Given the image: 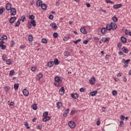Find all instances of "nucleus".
Segmentation results:
<instances>
[{"instance_id":"obj_49","label":"nucleus","mask_w":131,"mask_h":131,"mask_svg":"<svg viewBox=\"0 0 131 131\" xmlns=\"http://www.w3.org/2000/svg\"><path fill=\"white\" fill-rule=\"evenodd\" d=\"M79 41H81V39H79L76 41H73L75 45H77L78 42H79Z\"/></svg>"},{"instance_id":"obj_32","label":"nucleus","mask_w":131,"mask_h":131,"mask_svg":"<svg viewBox=\"0 0 131 131\" xmlns=\"http://www.w3.org/2000/svg\"><path fill=\"white\" fill-rule=\"evenodd\" d=\"M24 125L25 126H27V129H29V128H30V127L28 126L29 125V124L28 123V122H24Z\"/></svg>"},{"instance_id":"obj_7","label":"nucleus","mask_w":131,"mask_h":131,"mask_svg":"<svg viewBox=\"0 0 131 131\" xmlns=\"http://www.w3.org/2000/svg\"><path fill=\"white\" fill-rule=\"evenodd\" d=\"M80 30L81 33H83V34H86V33H88V31H86V29L84 28V27H81Z\"/></svg>"},{"instance_id":"obj_41","label":"nucleus","mask_w":131,"mask_h":131,"mask_svg":"<svg viewBox=\"0 0 131 131\" xmlns=\"http://www.w3.org/2000/svg\"><path fill=\"white\" fill-rule=\"evenodd\" d=\"M7 38H8V37H7V35H4L2 36L1 40H3L7 39Z\"/></svg>"},{"instance_id":"obj_53","label":"nucleus","mask_w":131,"mask_h":131,"mask_svg":"<svg viewBox=\"0 0 131 131\" xmlns=\"http://www.w3.org/2000/svg\"><path fill=\"white\" fill-rule=\"evenodd\" d=\"M49 19H50V20H53L54 19V15L51 14L49 16Z\"/></svg>"},{"instance_id":"obj_34","label":"nucleus","mask_w":131,"mask_h":131,"mask_svg":"<svg viewBox=\"0 0 131 131\" xmlns=\"http://www.w3.org/2000/svg\"><path fill=\"white\" fill-rule=\"evenodd\" d=\"M122 51H123V52H124V53L125 54H127V53H128V50L125 49V47H123L122 48Z\"/></svg>"},{"instance_id":"obj_64","label":"nucleus","mask_w":131,"mask_h":131,"mask_svg":"<svg viewBox=\"0 0 131 131\" xmlns=\"http://www.w3.org/2000/svg\"><path fill=\"white\" fill-rule=\"evenodd\" d=\"M4 43H5V41H0V47L4 45Z\"/></svg>"},{"instance_id":"obj_19","label":"nucleus","mask_w":131,"mask_h":131,"mask_svg":"<svg viewBox=\"0 0 131 131\" xmlns=\"http://www.w3.org/2000/svg\"><path fill=\"white\" fill-rule=\"evenodd\" d=\"M36 6H37L38 7H41V6L42 5V1H40V0H38L36 3Z\"/></svg>"},{"instance_id":"obj_15","label":"nucleus","mask_w":131,"mask_h":131,"mask_svg":"<svg viewBox=\"0 0 131 131\" xmlns=\"http://www.w3.org/2000/svg\"><path fill=\"white\" fill-rule=\"evenodd\" d=\"M50 119H51V117H45L44 118H42V121H43L44 122H46V121H48V120H50Z\"/></svg>"},{"instance_id":"obj_43","label":"nucleus","mask_w":131,"mask_h":131,"mask_svg":"<svg viewBox=\"0 0 131 131\" xmlns=\"http://www.w3.org/2000/svg\"><path fill=\"white\" fill-rule=\"evenodd\" d=\"M53 36L54 38H57V37H58V33L54 32L53 34Z\"/></svg>"},{"instance_id":"obj_55","label":"nucleus","mask_w":131,"mask_h":131,"mask_svg":"<svg viewBox=\"0 0 131 131\" xmlns=\"http://www.w3.org/2000/svg\"><path fill=\"white\" fill-rule=\"evenodd\" d=\"M89 39L85 40L83 41V43H84V45H88V43L89 42Z\"/></svg>"},{"instance_id":"obj_27","label":"nucleus","mask_w":131,"mask_h":131,"mask_svg":"<svg viewBox=\"0 0 131 131\" xmlns=\"http://www.w3.org/2000/svg\"><path fill=\"white\" fill-rule=\"evenodd\" d=\"M47 5L45 4H42V5H41V8L42 10H47Z\"/></svg>"},{"instance_id":"obj_48","label":"nucleus","mask_w":131,"mask_h":131,"mask_svg":"<svg viewBox=\"0 0 131 131\" xmlns=\"http://www.w3.org/2000/svg\"><path fill=\"white\" fill-rule=\"evenodd\" d=\"M48 115H49V112H45L43 113V116L44 117H47Z\"/></svg>"},{"instance_id":"obj_62","label":"nucleus","mask_w":131,"mask_h":131,"mask_svg":"<svg viewBox=\"0 0 131 131\" xmlns=\"http://www.w3.org/2000/svg\"><path fill=\"white\" fill-rule=\"evenodd\" d=\"M79 91L81 93H83V92H84V88L80 89Z\"/></svg>"},{"instance_id":"obj_42","label":"nucleus","mask_w":131,"mask_h":131,"mask_svg":"<svg viewBox=\"0 0 131 131\" xmlns=\"http://www.w3.org/2000/svg\"><path fill=\"white\" fill-rule=\"evenodd\" d=\"M14 46H15V42H14V40H12L10 42V47L13 48Z\"/></svg>"},{"instance_id":"obj_28","label":"nucleus","mask_w":131,"mask_h":131,"mask_svg":"<svg viewBox=\"0 0 131 131\" xmlns=\"http://www.w3.org/2000/svg\"><path fill=\"white\" fill-rule=\"evenodd\" d=\"M121 40L122 41V42H123V43L126 42V38H125V37H121Z\"/></svg>"},{"instance_id":"obj_33","label":"nucleus","mask_w":131,"mask_h":131,"mask_svg":"<svg viewBox=\"0 0 131 131\" xmlns=\"http://www.w3.org/2000/svg\"><path fill=\"white\" fill-rule=\"evenodd\" d=\"M28 39L29 41H32V40H33V36H32L31 35H29Z\"/></svg>"},{"instance_id":"obj_12","label":"nucleus","mask_w":131,"mask_h":131,"mask_svg":"<svg viewBox=\"0 0 131 131\" xmlns=\"http://www.w3.org/2000/svg\"><path fill=\"white\" fill-rule=\"evenodd\" d=\"M23 93L24 96H29V92L26 89H24L23 91Z\"/></svg>"},{"instance_id":"obj_18","label":"nucleus","mask_w":131,"mask_h":131,"mask_svg":"<svg viewBox=\"0 0 131 131\" xmlns=\"http://www.w3.org/2000/svg\"><path fill=\"white\" fill-rule=\"evenodd\" d=\"M122 63H123L124 64H128V63H129V62H130V59H128L126 60H125V59L123 58L122 61Z\"/></svg>"},{"instance_id":"obj_2","label":"nucleus","mask_w":131,"mask_h":131,"mask_svg":"<svg viewBox=\"0 0 131 131\" xmlns=\"http://www.w3.org/2000/svg\"><path fill=\"white\" fill-rule=\"evenodd\" d=\"M75 123L73 121H70L69 122V126L71 128H74L75 127Z\"/></svg>"},{"instance_id":"obj_4","label":"nucleus","mask_w":131,"mask_h":131,"mask_svg":"<svg viewBox=\"0 0 131 131\" xmlns=\"http://www.w3.org/2000/svg\"><path fill=\"white\" fill-rule=\"evenodd\" d=\"M109 40H110V37H109L106 38L102 37L101 38V41L102 42H106L107 43H109Z\"/></svg>"},{"instance_id":"obj_25","label":"nucleus","mask_w":131,"mask_h":131,"mask_svg":"<svg viewBox=\"0 0 131 131\" xmlns=\"http://www.w3.org/2000/svg\"><path fill=\"white\" fill-rule=\"evenodd\" d=\"M53 63L55 65H59L60 64V62H59V60L57 58L54 59Z\"/></svg>"},{"instance_id":"obj_58","label":"nucleus","mask_w":131,"mask_h":131,"mask_svg":"<svg viewBox=\"0 0 131 131\" xmlns=\"http://www.w3.org/2000/svg\"><path fill=\"white\" fill-rule=\"evenodd\" d=\"M120 119L122 120H124V119H125V117L123 115H121L120 116Z\"/></svg>"},{"instance_id":"obj_46","label":"nucleus","mask_w":131,"mask_h":131,"mask_svg":"<svg viewBox=\"0 0 131 131\" xmlns=\"http://www.w3.org/2000/svg\"><path fill=\"white\" fill-rule=\"evenodd\" d=\"M34 18H35L34 15H29V18L31 20H34L33 19H34Z\"/></svg>"},{"instance_id":"obj_30","label":"nucleus","mask_w":131,"mask_h":131,"mask_svg":"<svg viewBox=\"0 0 131 131\" xmlns=\"http://www.w3.org/2000/svg\"><path fill=\"white\" fill-rule=\"evenodd\" d=\"M30 23L33 25V27H35V26H36V23L34 19L31 20Z\"/></svg>"},{"instance_id":"obj_17","label":"nucleus","mask_w":131,"mask_h":131,"mask_svg":"<svg viewBox=\"0 0 131 131\" xmlns=\"http://www.w3.org/2000/svg\"><path fill=\"white\" fill-rule=\"evenodd\" d=\"M97 94H98V92L97 91H95L91 92L90 93V95L92 97H95V96H96V95H97Z\"/></svg>"},{"instance_id":"obj_13","label":"nucleus","mask_w":131,"mask_h":131,"mask_svg":"<svg viewBox=\"0 0 131 131\" xmlns=\"http://www.w3.org/2000/svg\"><path fill=\"white\" fill-rule=\"evenodd\" d=\"M107 29L106 28H102L101 30V32L102 34H106L107 33Z\"/></svg>"},{"instance_id":"obj_51","label":"nucleus","mask_w":131,"mask_h":131,"mask_svg":"<svg viewBox=\"0 0 131 131\" xmlns=\"http://www.w3.org/2000/svg\"><path fill=\"white\" fill-rule=\"evenodd\" d=\"M6 63L8 64V65H11V64H12V61L10 60V59H8L6 60Z\"/></svg>"},{"instance_id":"obj_59","label":"nucleus","mask_w":131,"mask_h":131,"mask_svg":"<svg viewBox=\"0 0 131 131\" xmlns=\"http://www.w3.org/2000/svg\"><path fill=\"white\" fill-rule=\"evenodd\" d=\"M0 48H1L2 50H5L6 47V45H2Z\"/></svg>"},{"instance_id":"obj_5","label":"nucleus","mask_w":131,"mask_h":131,"mask_svg":"<svg viewBox=\"0 0 131 131\" xmlns=\"http://www.w3.org/2000/svg\"><path fill=\"white\" fill-rule=\"evenodd\" d=\"M89 82L90 84H95L96 83V78L95 77H92L89 80Z\"/></svg>"},{"instance_id":"obj_3","label":"nucleus","mask_w":131,"mask_h":131,"mask_svg":"<svg viewBox=\"0 0 131 131\" xmlns=\"http://www.w3.org/2000/svg\"><path fill=\"white\" fill-rule=\"evenodd\" d=\"M10 11V13H11V16H15V15H16V14H17L16 9L14 8H12Z\"/></svg>"},{"instance_id":"obj_45","label":"nucleus","mask_w":131,"mask_h":131,"mask_svg":"<svg viewBox=\"0 0 131 131\" xmlns=\"http://www.w3.org/2000/svg\"><path fill=\"white\" fill-rule=\"evenodd\" d=\"M113 96H117V92L115 90H113L112 91Z\"/></svg>"},{"instance_id":"obj_39","label":"nucleus","mask_w":131,"mask_h":131,"mask_svg":"<svg viewBox=\"0 0 131 131\" xmlns=\"http://www.w3.org/2000/svg\"><path fill=\"white\" fill-rule=\"evenodd\" d=\"M41 42H42V43H47L48 42V40H47L46 38H42L41 40Z\"/></svg>"},{"instance_id":"obj_11","label":"nucleus","mask_w":131,"mask_h":131,"mask_svg":"<svg viewBox=\"0 0 131 131\" xmlns=\"http://www.w3.org/2000/svg\"><path fill=\"white\" fill-rule=\"evenodd\" d=\"M71 97H72L73 99H77V98L79 97V95L77 93H73L71 95Z\"/></svg>"},{"instance_id":"obj_52","label":"nucleus","mask_w":131,"mask_h":131,"mask_svg":"<svg viewBox=\"0 0 131 131\" xmlns=\"http://www.w3.org/2000/svg\"><path fill=\"white\" fill-rule=\"evenodd\" d=\"M31 70L33 72L35 71V70H36V67H31Z\"/></svg>"},{"instance_id":"obj_63","label":"nucleus","mask_w":131,"mask_h":131,"mask_svg":"<svg viewBox=\"0 0 131 131\" xmlns=\"http://www.w3.org/2000/svg\"><path fill=\"white\" fill-rule=\"evenodd\" d=\"M37 128L38 129H41V128H42V126H41V125H38V126H37Z\"/></svg>"},{"instance_id":"obj_54","label":"nucleus","mask_w":131,"mask_h":131,"mask_svg":"<svg viewBox=\"0 0 131 131\" xmlns=\"http://www.w3.org/2000/svg\"><path fill=\"white\" fill-rule=\"evenodd\" d=\"M122 46V43L121 42L118 43L117 44L118 48H121Z\"/></svg>"},{"instance_id":"obj_26","label":"nucleus","mask_w":131,"mask_h":131,"mask_svg":"<svg viewBox=\"0 0 131 131\" xmlns=\"http://www.w3.org/2000/svg\"><path fill=\"white\" fill-rule=\"evenodd\" d=\"M64 56L69 57V56H71V54L69 51H66L64 52Z\"/></svg>"},{"instance_id":"obj_8","label":"nucleus","mask_w":131,"mask_h":131,"mask_svg":"<svg viewBox=\"0 0 131 131\" xmlns=\"http://www.w3.org/2000/svg\"><path fill=\"white\" fill-rule=\"evenodd\" d=\"M6 9L7 11H10L12 9V5L10 3H7L6 5Z\"/></svg>"},{"instance_id":"obj_9","label":"nucleus","mask_w":131,"mask_h":131,"mask_svg":"<svg viewBox=\"0 0 131 131\" xmlns=\"http://www.w3.org/2000/svg\"><path fill=\"white\" fill-rule=\"evenodd\" d=\"M16 20H17V17L13 16L9 19V22L11 24H13L16 21Z\"/></svg>"},{"instance_id":"obj_24","label":"nucleus","mask_w":131,"mask_h":131,"mask_svg":"<svg viewBox=\"0 0 131 131\" xmlns=\"http://www.w3.org/2000/svg\"><path fill=\"white\" fill-rule=\"evenodd\" d=\"M18 89H19V83H17L14 84V89L15 90V91H18Z\"/></svg>"},{"instance_id":"obj_31","label":"nucleus","mask_w":131,"mask_h":131,"mask_svg":"<svg viewBox=\"0 0 131 131\" xmlns=\"http://www.w3.org/2000/svg\"><path fill=\"white\" fill-rule=\"evenodd\" d=\"M56 106L58 109H60L61 108V106H62V102H58L56 104Z\"/></svg>"},{"instance_id":"obj_21","label":"nucleus","mask_w":131,"mask_h":131,"mask_svg":"<svg viewBox=\"0 0 131 131\" xmlns=\"http://www.w3.org/2000/svg\"><path fill=\"white\" fill-rule=\"evenodd\" d=\"M42 74L41 73H39L38 75H37L36 76V78L38 80H40V78H41L42 77Z\"/></svg>"},{"instance_id":"obj_50","label":"nucleus","mask_w":131,"mask_h":131,"mask_svg":"<svg viewBox=\"0 0 131 131\" xmlns=\"http://www.w3.org/2000/svg\"><path fill=\"white\" fill-rule=\"evenodd\" d=\"M32 24L30 23H28V28H29V29H31V28H32V25H31Z\"/></svg>"},{"instance_id":"obj_23","label":"nucleus","mask_w":131,"mask_h":131,"mask_svg":"<svg viewBox=\"0 0 131 131\" xmlns=\"http://www.w3.org/2000/svg\"><path fill=\"white\" fill-rule=\"evenodd\" d=\"M54 61H50L47 63V66L48 67H53L54 66Z\"/></svg>"},{"instance_id":"obj_37","label":"nucleus","mask_w":131,"mask_h":131,"mask_svg":"<svg viewBox=\"0 0 131 131\" xmlns=\"http://www.w3.org/2000/svg\"><path fill=\"white\" fill-rule=\"evenodd\" d=\"M26 19V16H25V15H23L20 17V20H21L22 22H24Z\"/></svg>"},{"instance_id":"obj_1","label":"nucleus","mask_w":131,"mask_h":131,"mask_svg":"<svg viewBox=\"0 0 131 131\" xmlns=\"http://www.w3.org/2000/svg\"><path fill=\"white\" fill-rule=\"evenodd\" d=\"M55 82L54 83V85L55 86H59L60 85V81H63V78L60 77V76H57L55 77L54 78Z\"/></svg>"},{"instance_id":"obj_60","label":"nucleus","mask_w":131,"mask_h":131,"mask_svg":"<svg viewBox=\"0 0 131 131\" xmlns=\"http://www.w3.org/2000/svg\"><path fill=\"white\" fill-rule=\"evenodd\" d=\"M9 106H14V102L11 101L8 104Z\"/></svg>"},{"instance_id":"obj_36","label":"nucleus","mask_w":131,"mask_h":131,"mask_svg":"<svg viewBox=\"0 0 131 131\" xmlns=\"http://www.w3.org/2000/svg\"><path fill=\"white\" fill-rule=\"evenodd\" d=\"M112 20L114 22H117V21H118V18H117L116 16H114L112 17Z\"/></svg>"},{"instance_id":"obj_6","label":"nucleus","mask_w":131,"mask_h":131,"mask_svg":"<svg viewBox=\"0 0 131 131\" xmlns=\"http://www.w3.org/2000/svg\"><path fill=\"white\" fill-rule=\"evenodd\" d=\"M59 94L61 96H63V94H65V89L64 88V86H62L59 90Z\"/></svg>"},{"instance_id":"obj_22","label":"nucleus","mask_w":131,"mask_h":131,"mask_svg":"<svg viewBox=\"0 0 131 131\" xmlns=\"http://www.w3.org/2000/svg\"><path fill=\"white\" fill-rule=\"evenodd\" d=\"M31 108L33 110H37V104L36 103H34V104L32 105Z\"/></svg>"},{"instance_id":"obj_57","label":"nucleus","mask_w":131,"mask_h":131,"mask_svg":"<svg viewBox=\"0 0 131 131\" xmlns=\"http://www.w3.org/2000/svg\"><path fill=\"white\" fill-rule=\"evenodd\" d=\"M76 111H75V110L72 111L70 113V115H73L75 114Z\"/></svg>"},{"instance_id":"obj_20","label":"nucleus","mask_w":131,"mask_h":131,"mask_svg":"<svg viewBox=\"0 0 131 131\" xmlns=\"http://www.w3.org/2000/svg\"><path fill=\"white\" fill-rule=\"evenodd\" d=\"M106 28L107 30H109V31L112 30V27L111 26V25H109V24L106 25Z\"/></svg>"},{"instance_id":"obj_16","label":"nucleus","mask_w":131,"mask_h":131,"mask_svg":"<svg viewBox=\"0 0 131 131\" xmlns=\"http://www.w3.org/2000/svg\"><path fill=\"white\" fill-rule=\"evenodd\" d=\"M121 7H122V5L120 4L114 5L113 8L114 9H119V8H121Z\"/></svg>"},{"instance_id":"obj_38","label":"nucleus","mask_w":131,"mask_h":131,"mask_svg":"<svg viewBox=\"0 0 131 131\" xmlns=\"http://www.w3.org/2000/svg\"><path fill=\"white\" fill-rule=\"evenodd\" d=\"M6 9L5 8H0V15H3V13L5 12Z\"/></svg>"},{"instance_id":"obj_61","label":"nucleus","mask_w":131,"mask_h":131,"mask_svg":"<svg viewBox=\"0 0 131 131\" xmlns=\"http://www.w3.org/2000/svg\"><path fill=\"white\" fill-rule=\"evenodd\" d=\"M69 38V37H64L63 38L64 41H67L68 40V39Z\"/></svg>"},{"instance_id":"obj_14","label":"nucleus","mask_w":131,"mask_h":131,"mask_svg":"<svg viewBox=\"0 0 131 131\" xmlns=\"http://www.w3.org/2000/svg\"><path fill=\"white\" fill-rule=\"evenodd\" d=\"M50 26L53 28V29H58V26L56 23H53L50 24Z\"/></svg>"},{"instance_id":"obj_40","label":"nucleus","mask_w":131,"mask_h":131,"mask_svg":"<svg viewBox=\"0 0 131 131\" xmlns=\"http://www.w3.org/2000/svg\"><path fill=\"white\" fill-rule=\"evenodd\" d=\"M14 73H15V71H14V70L10 71L9 76H13V75H14Z\"/></svg>"},{"instance_id":"obj_44","label":"nucleus","mask_w":131,"mask_h":131,"mask_svg":"<svg viewBox=\"0 0 131 131\" xmlns=\"http://www.w3.org/2000/svg\"><path fill=\"white\" fill-rule=\"evenodd\" d=\"M2 59L3 61H7V59H8V57H7V56L6 55H4L2 56Z\"/></svg>"},{"instance_id":"obj_35","label":"nucleus","mask_w":131,"mask_h":131,"mask_svg":"<svg viewBox=\"0 0 131 131\" xmlns=\"http://www.w3.org/2000/svg\"><path fill=\"white\" fill-rule=\"evenodd\" d=\"M4 90L6 93H8V91L10 90V87L8 86H5L4 88Z\"/></svg>"},{"instance_id":"obj_47","label":"nucleus","mask_w":131,"mask_h":131,"mask_svg":"<svg viewBox=\"0 0 131 131\" xmlns=\"http://www.w3.org/2000/svg\"><path fill=\"white\" fill-rule=\"evenodd\" d=\"M106 2L107 4H112L113 5H114V2H113V1H111V0H106Z\"/></svg>"},{"instance_id":"obj_29","label":"nucleus","mask_w":131,"mask_h":131,"mask_svg":"<svg viewBox=\"0 0 131 131\" xmlns=\"http://www.w3.org/2000/svg\"><path fill=\"white\" fill-rule=\"evenodd\" d=\"M21 22V19H19L17 21L15 25V27H18L20 25V23Z\"/></svg>"},{"instance_id":"obj_10","label":"nucleus","mask_w":131,"mask_h":131,"mask_svg":"<svg viewBox=\"0 0 131 131\" xmlns=\"http://www.w3.org/2000/svg\"><path fill=\"white\" fill-rule=\"evenodd\" d=\"M111 25L112 27V30H115L116 28H117V25L114 23H111Z\"/></svg>"},{"instance_id":"obj_56","label":"nucleus","mask_w":131,"mask_h":131,"mask_svg":"<svg viewBox=\"0 0 131 131\" xmlns=\"http://www.w3.org/2000/svg\"><path fill=\"white\" fill-rule=\"evenodd\" d=\"M124 123H123V121L121 120L120 121V127H122V125H123Z\"/></svg>"}]
</instances>
